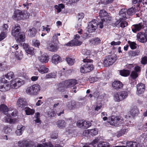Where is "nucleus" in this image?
I'll list each match as a JSON object with an SVG mask.
<instances>
[{
  "label": "nucleus",
  "instance_id": "obj_1",
  "mask_svg": "<svg viewBox=\"0 0 147 147\" xmlns=\"http://www.w3.org/2000/svg\"><path fill=\"white\" fill-rule=\"evenodd\" d=\"M24 80L21 79H16L11 81L10 83L0 85V91L5 92L11 89H17L24 84Z\"/></svg>",
  "mask_w": 147,
  "mask_h": 147
},
{
  "label": "nucleus",
  "instance_id": "obj_2",
  "mask_svg": "<svg viewBox=\"0 0 147 147\" xmlns=\"http://www.w3.org/2000/svg\"><path fill=\"white\" fill-rule=\"evenodd\" d=\"M20 28L19 26H15L12 28L11 34L14 36L17 37L16 39L18 42H23L25 40V34L24 33H20Z\"/></svg>",
  "mask_w": 147,
  "mask_h": 147
},
{
  "label": "nucleus",
  "instance_id": "obj_3",
  "mask_svg": "<svg viewBox=\"0 0 147 147\" xmlns=\"http://www.w3.org/2000/svg\"><path fill=\"white\" fill-rule=\"evenodd\" d=\"M90 58V57L88 56L83 60L85 64L83 65L80 68V71L82 73H87L93 69V65L91 63L92 60Z\"/></svg>",
  "mask_w": 147,
  "mask_h": 147
},
{
  "label": "nucleus",
  "instance_id": "obj_4",
  "mask_svg": "<svg viewBox=\"0 0 147 147\" xmlns=\"http://www.w3.org/2000/svg\"><path fill=\"white\" fill-rule=\"evenodd\" d=\"M96 20H94L88 23L87 27L88 32H92L96 30V26L100 28H102L103 27L104 23L105 22L104 19L102 20L101 22L100 21L98 24H96Z\"/></svg>",
  "mask_w": 147,
  "mask_h": 147
},
{
  "label": "nucleus",
  "instance_id": "obj_5",
  "mask_svg": "<svg viewBox=\"0 0 147 147\" xmlns=\"http://www.w3.org/2000/svg\"><path fill=\"white\" fill-rule=\"evenodd\" d=\"M108 122L112 125L118 126L123 123V119L118 116H112L109 118Z\"/></svg>",
  "mask_w": 147,
  "mask_h": 147
},
{
  "label": "nucleus",
  "instance_id": "obj_6",
  "mask_svg": "<svg viewBox=\"0 0 147 147\" xmlns=\"http://www.w3.org/2000/svg\"><path fill=\"white\" fill-rule=\"evenodd\" d=\"M117 59V56L114 54L106 57L104 61L103 64L105 67H108L112 65Z\"/></svg>",
  "mask_w": 147,
  "mask_h": 147
},
{
  "label": "nucleus",
  "instance_id": "obj_7",
  "mask_svg": "<svg viewBox=\"0 0 147 147\" xmlns=\"http://www.w3.org/2000/svg\"><path fill=\"white\" fill-rule=\"evenodd\" d=\"M128 95L127 92L123 91L115 93L114 95V98L116 101L119 102L126 98Z\"/></svg>",
  "mask_w": 147,
  "mask_h": 147
},
{
  "label": "nucleus",
  "instance_id": "obj_8",
  "mask_svg": "<svg viewBox=\"0 0 147 147\" xmlns=\"http://www.w3.org/2000/svg\"><path fill=\"white\" fill-rule=\"evenodd\" d=\"M76 125L79 128L86 129L91 126V123L89 121H86L84 120H80L77 122Z\"/></svg>",
  "mask_w": 147,
  "mask_h": 147
},
{
  "label": "nucleus",
  "instance_id": "obj_9",
  "mask_svg": "<svg viewBox=\"0 0 147 147\" xmlns=\"http://www.w3.org/2000/svg\"><path fill=\"white\" fill-rule=\"evenodd\" d=\"M25 15L24 11L17 9L15 11L12 18L15 20H19L25 18Z\"/></svg>",
  "mask_w": 147,
  "mask_h": 147
},
{
  "label": "nucleus",
  "instance_id": "obj_10",
  "mask_svg": "<svg viewBox=\"0 0 147 147\" xmlns=\"http://www.w3.org/2000/svg\"><path fill=\"white\" fill-rule=\"evenodd\" d=\"M32 143L28 141L20 142H19V146L21 147H46L44 146V144H40L37 145V146L36 145H32Z\"/></svg>",
  "mask_w": 147,
  "mask_h": 147
},
{
  "label": "nucleus",
  "instance_id": "obj_11",
  "mask_svg": "<svg viewBox=\"0 0 147 147\" xmlns=\"http://www.w3.org/2000/svg\"><path fill=\"white\" fill-rule=\"evenodd\" d=\"M17 105L19 108L23 110L27 105L28 103L25 99L19 98L17 101Z\"/></svg>",
  "mask_w": 147,
  "mask_h": 147
},
{
  "label": "nucleus",
  "instance_id": "obj_12",
  "mask_svg": "<svg viewBox=\"0 0 147 147\" xmlns=\"http://www.w3.org/2000/svg\"><path fill=\"white\" fill-rule=\"evenodd\" d=\"M14 77V74L13 72L11 71L9 72L7 74L3 76L2 78V82L4 83H6L12 79Z\"/></svg>",
  "mask_w": 147,
  "mask_h": 147
},
{
  "label": "nucleus",
  "instance_id": "obj_13",
  "mask_svg": "<svg viewBox=\"0 0 147 147\" xmlns=\"http://www.w3.org/2000/svg\"><path fill=\"white\" fill-rule=\"evenodd\" d=\"M77 84V81L75 80H66L64 82V86L66 88L74 87Z\"/></svg>",
  "mask_w": 147,
  "mask_h": 147
},
{
  "label": "nucleus",
  "instance_id": "obj_14",
  "mask_svg": "<svg viewBox=\"0 0 147 147\" xmlns=\"http://www.w3.org/2000/svg\"><path fill=\"white\" fill-rule=\"evenodd\" d=\"M99 16L101 18H104L103 19H101V20L100 21H102V20L105 19V22L104 23V24H105V23L106 22V20H110L111 18L108 15V13L104 9L100 10L99 12Z\"/></svg>",
  "mask_w": 147,
  "mask_h": 147
},
{
  "label": "nucleus",
  "instance_id": "obj_15",
  "mask_svg": "<svg viewBox=\"0 0 147 147\" xmlns=\"http://www.w3.org/2000/svg\"><path fill=\"white\" fill-rule=\"evenodd\" d=\"M144 26V23H140L138 24L133 25L131 27V29L133 32L136 33L142 29Z\"/></svg>",
  "mask_w": 147,
  "mask_h": 147
},
{
  "label": "nucleus",
  "instance_id": "obj_16",
  "mask_svg": "<svg viewBox=\"0 0 147 147\" xmlns=\"http://www.w3.org/2000/svg\"><path fill=\"white\" fill-rule=\"evenodd\" d=\"M137 92L138 95H140L144 93L145 90V85L143 84L139 83L137 86Z\"/></svg>",
  "mask_w": 147,
  "mask_h": 147
},
{
  "label": "nucleus",
  "instance_id": "obj_17",
  "mask_svg": "<svg viewBox=\"0 0 147 147\" xmlns=\"http://www.w3.org/2000/svg\"><path fill=\"white\" fill-rule=\"evenodd\" d=\"M137 38L138 40L140 42L144 43L146 41V35L144 33L139 32L137 35Z\"/></svg>",
  "mask_w": 147,
  "mask_h": 147
},
{
  "label": "nucleus",
  "instance_id": "obj_18",
  "mask_svg": "<svg viewBox=\"0 0 147 147\" xmlns=\"http://www.w3.org/2000/svg\"><path fill=\"white\" fill-rule=\"evenodd\" d=\"M81 103L76 102L74 101H71L67 104L68 107L70 109H73L80 106Z\"/></svg>",
  "mask_w": 147,
  "mask_h": 147
},
{
  "label": "nucleus",
  "instance_id": "obj_19",
  "mask_svg": "<svg viewBox=\"0 0 147 147\" xmlns=\"http://www.w3.org/2000/svg\"><path fill=\"white\" fill-rule=\"evenodd\" d=\"M10 109H9L4 104H1L0 105V111L2 112L6 115L7 116L9 113L10 114Z\"/></svg>",
  "mask_w": 147,
  "mask_h": 147
},
{
  "label": "nucleus",
  "instance_id": "obj_20",
  "mask_svg": "<svg viewBox=\"0 0 147 147\" xmlns=\"http://www.w3.org/2000/svg\"><path fill=\"white\" fill-rule=\"evenodd\" d=\"M82 42L76 39H74L67 44V45L70 46H80Z\"/></svg>",
  "mask_w": 147,
  "mask_h": 147
},
{
  "label": "nucleus",
  "instance_id": "obj_21",
  "mask_svg": "<svg viewBox=\"0 0 147 147\" xmlns=\"http://www.w3.org/2000/svg\"><path fill=\"white\" fill-rule=\"evenodd\" d=\"M123 18H120L116 22L115 24L117 25L120 23V27L122 28H124L127 26L128 25L127 22Z\"/></svg>",
  "mask_w": 147,
  "mask_h": 147
},
{
  "label": "nucleus",
  "instance_id": "obj_22",
  "mask_svg": "<svg viewBox=\"0 0 147 147\" xmlns=\"http://www.w3.org/2000/svg\"><path fill=\"white\" fill-rule=\"evenodd\" d=\"M48 58L47 54H44L38 57V59L41 62L45 63L48 61L49 59Z\"/></svg>",
  "mask_w": 147,
  "mask_h": 147
},
{
  "label": "nucleus",
  "instance_id": "obj_23",
  "mask_svg": "<svg viewBox=\"0 0 147 147\" xmlns=\"http://www.w3.org/2000/svg\"><path fill=\"white\" fill-rule=\"evenodd\" d=\"M112 86L114 88L118 89L121 88L123 85L120 81H115L113 83Z\"/></svg>",
  "mask_w": 147,
  "mask_h": 147
},
{
  "label": "nucleus",
  "instance_id": "obj_24",
  "mask_svg": "<svg viewBox=\"0 0 147 147\" xmlns=\"http://www.w3.org/2000/svg\"><path fill=\"white\" fill-rule=\"evenodd\" d=\"M66 123L65 121L62 119L58 120L56 123L57 127L60 129L65 128L66 125Z\"/></svg>",
  "mask_w": 147,
  "mask_h": 147
},
{
  "label": "nucleus",
  "instance_id": "obj_25",
  "mask_svg": "<svg viewBox=\"0 0 147 147\" xmlns=\"http://www.w3.org/2000/svg\"><path fill=\"white\" fill-rule=\"evenodd\" d=\"M33 91V95H36L40 90V87L38 84H35L32 86Z\"/></svg>",
  "mask_w": 147,
  "mask_h": 147
},
{
  "label": "nucleus",
  "instance_id": "obj_26",
  "mask_svg": "<svg viewBox=\"0 0 147 147\" xmlns=\"http://www.w3.org/2000/svg\"><path fill=\"white\" fill-rule=\"evenodd\" d=\"M61 60V58L59 55L55 54L52 57V61L54 63L57 64L60 62Z\"/></svg>",
  "mask_w": 147,
  "mask_h": 147
},
{
  "label": "nucleus",
  "instance_id": "obj_27",
  "mask_svg": "<svg viewBox=\"0 0 147 147\" xmlns=\"http://www.w3.org/2000/svg\"><path fill=\"white\" fill-rule=\"evenodd\" d=\"M17 128V129L16 131V133L17 135L20 136L22 134L25 129V127L22 125H19Z\"/></svg>",
  "mask_w": 147,
  "mask_h": 147
},
{
  "label": "nucleus",
  "instance_id": "obj_28",
  "mask_svg": "<svg viewBox=\"0 0 147 147\" xmlns=\"http://www.w3.org/2000/svg\"><path fill=\"white\" fill-rule=\"evenodd\" d=\"M36 32V30L34 28H30L27 32L28 36L31 37L34 36Z\"/></svg>",
  "mask_w": 147,
  "mask_h": 147
},
{
  "label": "nucleus",
  "instance_id": "obj_29",
  "mask_svg": "<svg viewBox=\"0 0 147 147\" xmlns=\"http://www.w3.org/2000/svg\"><path fill=\"white\" fill-rule=\"evenodd\" d=\"M58 48V47L52 43L49 44L47 47V49L48 50L52 52L56 51Z\"/></svg>",
  "mask_w": 147,
  "mask_h": 147
},
{
  "label": "nucleus",
  "instance_id": "obj_30",
  "mask_svg": "<svg viewBox=\"0 0 147 147\" xmlns=\"http://www.w3.org/2000/svg\"><path fill=\"white\" fill-rule=\"evenodd\" d=\"M100 40L98 38H93L90 40V43L91 45H96L100 43Z\"/></svg>",
  "mask_w": 147,
  "mask_h": 147
},
{
  "label": "nucleus",
  "instance_id": "obj_31",
  "mask_svg": "<svg viewBox=\"0 0 147 147\" xmlns=\"http://www.w3.org/2000/svg\"><path fill=\"white\" fill-rule=\"evenodd\" d=\"M127 12V9H122L119 12V14L120 16L122 17L124 19H126L127 17L126 16Z\"/></svg>",
  "mask_w": 147,
  "mask_h": 147
},
{
  "label": "nucleus",
  "instance_id": "obj_32",
  "mask_svg": "<svg viewBox=\"0 0 147 147\" xmlns=\"http://www.w3.org/2000/svg\"><path fill=\"white\" fill-rule=\"evenodd\" d=\"M39 72L42 74L47 73L49 71V69L46 67L44 65L40 66L38 69Z\"/></svg>",
  "mask_w": 147,
  "mask_h": 147
},
{
  "label": "nucleus",
  "instance_id": "obj_33",
  "mask_svg": "<svg viewBox=\"0 0 147 147\" xmlns=\"http://www.w3.org/2000/svg\"><path fill=\"white\" fill-rule=\"evenodd\" d=\"M6 115V116L3 118V121L7 123H13V119L10 118V114H9V115L8 116L7 115Z\"/></svg>",
  "mask_w": 147,
  "mask_h": 147
},
{
  "label": "nucleus",
  "instance_id": "obj_34",
  "mask_svg": "<svg viewBox=\"0 0 147 147\" xmlns=\"http://www.w3.org/2000/svg\"><path fill=\"white\" fill-rule=\"evenodd\" d=\"M26 114L28 115H32L33 114L34 112V110L33 109H31L30 108L26 107L24 109Z\"/></svg>",
  "mask_w": 147,
  "mask_h": 147
},
{
  "label": "nucleus",
  "instance_id": "obj_35",
  "mask_svg": "<svg viewBox=\"0 0 147 147\" xmlns=\"http://www.w3.org/2000/svg\"><path fill=\"white\" fill-rule=\"evenodd\" d=\"M135 12L136 9L133 7H132L127 10V13L128 15L131 16L134 14Z\"/></svg>",
  "mask_w": 147,
  "mask_h": 147
},
{
  "label": "nucleus",
  "instance_id": "obj_36",
  "mask_svg": "<svg viewBox=\"0 0 147 147\" xmlns=\"http://www.w3.org/2000/svg\"><path fill=\"white\" fill-rule=\"evenodd\" d=\"M120 74L122 76H127L129 74L130 72L128 70H124L120 71Z\"/></svg>",
  "mask_w": 147,
  "mask_h": 147
},
{
  "label": "nucleus",
  "instance_id": "obj_37",
  "mask_svg": "<svg viewBox=\"0 0 147 147\" xmlns=\"http://www.w3.org/2000/svg\"><path fill=\"white\" fill-rule=\"evenodd\" d=\"M138 113V110L136 109H131L129 111V114L133 117L136 116Z\"/></svg>",
  "mask_w": 147,
  "mask_h": 147
},
{
  "label": "nucleus",
  "instance_id": "obj_38",
  "mask_svg": "<svg viewBox=\"0 0 147 147\" xmlns=\"http://www.w3.org/2000/svg\"><path fill=\"white\" fill-rule=\"evenodd\" d=\"M56 76V73H50L47 74L45 76V78L46 79L50 78H54Z\"/></svg>",
  "mask_w": 147,
  "mask_h": 147
},
{
  "label": "nucleus",
  "instance_id": "obj_39",
  "mask_svg": "<svg viewBox=\"0 0 147 147\" xmlns=\"http://www.w3.org/2000/svg\"><path fill=\"white\" fill-rule=\"evenodd\" d=\"M64 6L62 4H59L58 6L56 5L55 7V8L57 10V12L58 13L60 12L61 10V9L64 8Z\"/></svg>",
  "mask_w": 147,
  "mask_h": 147
},
{
  "label": "nucleus",
  "instance_id": "obj_40",
  "mask_svg": "<svg viewBox=\"0 0 147 147\" xmlns=\"http://www.w3.org/2000/svg\"><path fill=\"white\" fill-rule=\"evenodd\" d=\"M8 66L5 63H3L0 64V70L4 71L7 69Z\"/></svg>",
  "mask_w": 147,
  "mask_h": 147
},
{
  "label": "nucleus",
  "instance_id": "obj_41",
  "mask_svg": "<svg viewBox=\"0 0 147 147\" xmlns=\"http://www.w3.org/2000/svg\"><path fill=\"white\" fill-rule=\"evenodd\" d=\"M16 58L19 60H21L23 57V55L22 51H20L19 53H18L17 51L15 53Z\"/></svg>",
  "mask_w": 147,
  "mask_h": 147
},
{
  "label": "nucleus",
  "instance_id": "obj_42",
  "mask_svg": "<svg viewBox=\"0 0 147 147\" xmlns=\"http://www.w3.org/2000/svg\"><path fill=\"white\" fill-rule=\"evenodd\" d=\"M129 54L133 57L138 55L139 53V51L138 50L135 51H131L129 52Z\"/></svg>",
  "mask_w": 147,
  "mask_h": 147
},
{
  "label": "nucleus",
  "instance_id": "obj_43",
  "mask_svg": "<svg viewBox=\"0 0 147 147\" xmlns=\"http://www.w3.org/2000/svg\"><path fill=\"white\" fill-rule=\"evenodd\" d=\"M98 146V147H109V143L102 142H99Z\"/></svg>",
  "mask_w": 147,
  "mask_h": 147
},
{
  "label": "nucleus",
  "instance_id": "obj_44",
  "mask_svg": "<svg viewBox=\"0 0 147 147\" xmlns=\"http://www.w3.org/2000/svg\"><path fill=\"white\" fill-rule=\"evenodd\" d=\"M66 61L69 65H73L75 62V60L70 58H66Z\"/></svg>",
  "mask_w": 147,
  "mask_h": 147
},
{
  "label": "nucleus",
  "instance_id": "obj_45",
  "mask_svg": "<svg viewBox=\"0 0 147 147\" xmlns=\"http://www.w3.org/2000/svg\"><path fill=\"white\" fill-rule=\"evenodd\" d=\"M128 42L131 49H134L136 48V44L134 42L129 41Z\"/></svg>",
  "mask_w": 147,
  "mask_h": 147
},
{
  "label": "nucleus",
  "instance_id": "obj_46",
  "mask_svg": "<svg viewBox=\"0 0 147 147\" xmlns=\"http://www.w3.org/2000/svg\"><path fill=\"white\" fill-rule=\"evenodd\" d=\"M8 26L7 24H3L2 27V32L7 33L8 31Z\"/></svg>",
  "mask_w": 147,
  "mask_h": 147
},
{
  "label": "nucleus",
  "instance_id": "obj_47",
  "mask_svg": "<svg viewBox=\"0 0 147 147\" xmlns=\"http://www.w3.org/2000/svg\"><path fill=\"white\" fill-rule=\"evenodd\" d=\"M90 134L92 136L96 135L98 134V131L96 129H89Z\"/></svg>",
  "mask_w": 147,
  "mask_h": 147
},
{
  "label": "nucleus",
  "instance_id": "obj_48",
  "mask_svg": "<svg viewBox=\"0 0 147 147\" xmlns=\"http://www.w3.org/2000/svg\"><path fill=\"white\" fill-rule=\"evenodd\" d=\"M32 86L28 87L26 89V92L28 94L33 95V92Z\"/></svg>",
  "mask_w": 147,
  "mask_h": 147
},
{
  "label": "nucleus",
  "instance_id": "obj_49",
  "mask_svg": "<svg viewBox=\"0 0 147 147\" xmlns=\"http://www.w3.org/2000/svg\"><path fill=\"white\" fill-rule=\"evenodd\" d=\"M53 42L55 44H57L59 42L58 40L57 39V36L56 34H54L53 37Z\"/></svg>",
  "mask_w": 147,
  "mask_h": 147
},
{
  "label": "nucleus",
  "instance_id": "obj_50",
  "mask_svg": "<svg viewBox=\"0 0 147 147\" xmlns=\"http://www.w3.org/2000/svg\"><path fill=\"white\" fill-rule=\"evenodd\" d=\"M7 33H5V32H2L0 34V41L3 40L7 36Z\"/></svg>",
  "mask_w": 147,
  "mask_h": 147
},
{
  "label": "nucleus",
  "instance_id": "obj_51",
  "mask_svg": "<svg viewBox=\"0 0 147 147\" xmlns=\"http://www.w3.org/2000/svg\"><path fill=\"white\" fill-rule=\"evenodd\" d=\"M64 113V110H61L59 111H56V114H54L52 116H54L57 114L58 116H60L61 114Z\"/></svg>",
  "mask_w": 147,
  "mask_h": 147
},
{
  "label": "nucleus",
  "instance_id": "obj_52",
  "mask_svg": "<svg viewBox=\"0 0 147 147\" xmlns=\"http://www.w3.org/2000/svg\"><path fill=\"white\" fill-rule=\"evenodd\" d=\"M82 53L84 55L88 56L90 55V52L89 51L84 49L82 50Z\"/></svg>",
  "mask_w": 147,
  "mask_h": 147
},
{
  "label": "nucleus",
  "instance_id": "obj_53",
  "mask_svg": "<svg viewBox=\"0 0 147 147\" xmlns=\"http://www.w3.org/2000/svg\"><path fill=\"white\" fill-rule=\"evenodd\" d=\"M131 76L133 78L135 79L138 77V74L136 72L133 71L131 73Z\"/></svg>",
  "mask_w": 147,
  "mask_h": 147
},
{
  "label": "nucleus",
  "instance_id": "obj_54",
  "mask_svg": "<svg viewBox=\"0 0 147 147\" xmlns=\"http://www.w3.org/2000/svg\"><path fill=\"white\" fill-rule=\"evenodd\" d=\"M33 44L35 47H38L40 45V43L38 40H33Z\"/></svg>",
  "mask_w": 147,
  "mask_h": 147
},
{
  "label": "nucleus",
  "instance_id": "obj_55",
  "mask_svg": "<svg viewBox=\"0 0 147 147\" xmlns=\"http://www.w3.org/2000/svg\"><path fill=\"white\" fill-rule=\"evenodd\" d=\"M33 48H28L26 50L27 53L29 54L33 55L34 54Z\"/></svg>",
  "mask_w": 147,
  "mask_h": 147
},
{
  "label": "nucleus",
  "instance_id": "obj_56",
  "mask_svg": "<svg viewBox=\"0 0 147 147\" xmlns=\"http://www.w3.org/2000/svg\"><path fill=\"white\" fill-rule=\"evenodd\" d=\"M90 134L89 129L86 130L83 132V135L84 136L88 137Z\"/></svg>",
  "mask_w": 147,
  "mask_h": 147
},
{
  "label": "nucleus",
  "instance_id": "obj_57",
  "mask_svg": "<svg viewBox=\"0 0 147 147\" xmlns=\"http://www.w3.org/2000/svg\"><path fill=\"white\" fill-rule=\"evenodd\" d=\"M98 80V78L96 77H94L89 79V81L90 83H92Z\"/></svg>",
  "mask_w": 147,
  "mask_h": 147
},
{
  "label": "nucleus",
  "instance_id": "obj_58",
  "mask_svg": "<svg viewBox=\"0 0 147 147\" xmlns=\"http://www.w3.org/2000/svg\"><path fill=\"white\" fill-rule=\"evenodd\" d=\"M141 63L143 64H145L147 63V57H144L142 58L141 60Z\"/></svg>",
  "mask_w": 147,
  "mask_h": 147
},
{
  "label": "nucleus",
  "instance_id": "obj_59",
  "mask_svg": "<svg viewBox=\"0 0 147 147\" xmlns=\"http://www.w3.org/2000/svg\"><path fill=\"white\" fill-rule=\"evenodd\" d=\"M121 43V42L120 41H118L117 42H115V41H112L111 43V45H119Z\"/></svg>",
  "mask_w": 147,
  "mask_h": 147
},
{
  "label": "nucleus",
  "instance_id": "obj_60",
  "mask_svg": "<svg viewBox=\"0 0 147 147\" xmlns=\"http://www.w3.org/2000/svg\"><path fill=\"white\" fill-rule=\"evenodd\" d=\"M131 147H142V146H140V144L134 142H133Z\"/></svg>",
  "mask_w": 147,
  "mask_h": 147
},
{
  "label": "nucleus",
  "instance_id": "obj_61",
  "mask_svg": "<svg viewBox=\"0 0 147 147\" xmlns=\"http://www.w3.org/2000/svg\"><path fill=\"white\" fill-rule=\"evenodd\" d=\"M84 16V14L83 13H78V20L80 19H82Z\"/></svg>",
  "mask_w": 147,
  "mask_h": 147
},
{
  "label": "nucleus",
  "instance_id": "obj_62",
  "mask_svg": "<svg viewBox=\"0 0 147 147\" xmlns=\"http://www.w3.org/2000/svg\"><path fill=\"white\" fill-rule=\"evenodd\" d=\"M69 4H71L77 2L78 0H67Z\"/></svg>",
  "mask_w": 147,
  "mask_h": 147
},
{
  "label": "nucleus",
  "instance_id": "obj_63",
  "mask_svg": "<svg viewBox=\"0 0 147 147\" xmlns=\"http://www.w3.org/2000/svg\"><path fill=\"white\" fill-rule=\"evenodd\" d=\"M133 142H127L126 145L127 147H131L133 143Z\"/></svg>",
  "mask_w": 147,
  "mask_h": 147
},
{
  "label": "nucleus",
  "instance_id": "obj_64",
  "mask_svg": "<svg viewBox=\"0 0 147 147\" xmlns=\"http://www.w3.org/2000/svg\"><path fill=\"white\" fill-rule=\"evenodd\" d=\"M44 146L46 147H53V145L50 143H49L47 144H44Z\"/></svg>",
  "mask_w": 147,
  "mask_h": 147
}]
</instances>
